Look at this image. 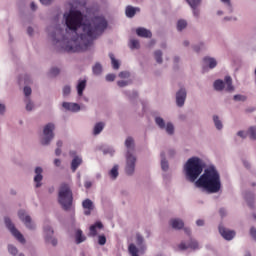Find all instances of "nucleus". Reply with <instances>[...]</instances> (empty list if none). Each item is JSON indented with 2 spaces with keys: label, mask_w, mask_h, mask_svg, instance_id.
Listing matches in <instances>:
<instances>
[{
  "label": "nucleus",
  "mask_w": 256,
  "mask_h": 256,
  "mask_svg": "<svg viewBox=\"0 0 256 256\" xmlns=\"http://www.w3.org/2000/svg\"><path fill=\"white\" fill-rule=\"evenodd\" d=\"M63 18L65 24L49 26L47 31L52 43L67 53L91 49L95 40L109 27L105 16L95 15L83 20V13L74 9L65 12Z\"/></svg>",
  "instance_id": "f257e3e1"
},
{
  "label": "nucleus",
  "mask_w": 256,
  "mask_h": 256,
  "mask_svg": "<svg viewBox=\"0 0 256 256\" xmlns=\"http://www.w3.org/2000/svg\"><path fill=\"white\" fill-rule=\"evenodd\" d=\"M195 187L205 189L208 193L221 191V174L215 165H209L195 182Z\"/></svg>",
  "instance_id": "f03ea898"
},
{
  "label": "nucleus",
  "mask_w": 256,
  "mask_h": 256,
  "mask_svg": "<svg viewBox=\"0 0 256 256\" xmlns=\"http://www.w3.org/2000/svg\"><path fill=\"white\" fill-rule=\"evenodd\" d=\"M205 169V161L199 157L189 158L183 166V173L186 181L196 183Z\"/></svg>",
  "instance_id": "7ed1b4c3"
},
{
  "label": "nucleus",
  "mask_w": 256,
  "mask_h": 256,
  "mask_svg": "<svg viewBox=\"0 0 256 256\" xmlns=\"http://www.w3.org/2000/svg\"><path fill=\"white\" fill-rule=\"evenodd\" d=\"M58 203L61 205L64 211L71 210L73 207V191L71 185L68 183H62L58 190Z\"/></svg>",
  "instance_id": "20e7f679"
},
{
  "label": "nucleus",
  "mask_w": 256,
  "mask_h": 256,
  "mask_svg": "<svg viewBox=\"0 0 256 256\" xmlns=\"http://www.w3.org/2000/svg\"><path fill=\"white\" fill-rule=\"evenodd\" d=\"M138 248H137V246ZM136 245L131 243L128 246V252L131 256H139L145 255V251H147V245H145V238L142 237L141 234H136Z\"/></svg>",
  "instance_id": "39448f33"
},
{
  "label": "nucleus",
  "mask_w": 256,
  "mask_h": 256,
  "mask_svg": "<svg viewBox=\"0 0 256 256\" xmlns=\"http://www.w3.org/2000/svg\"><path fill=\"white\" fill-rule=\"evenodd\" d=\"M54 131H55L54 123H48L44 126L42 135L40 137L41 145H44V146L51 145V141L55 139Z\"/></svg>",
  "instance_id": "423d86ee"
},
{
  "label": "nucleus",
  "mask_w": 256,
  "mask_h": 256,
  "mask_svg": "<svg viewBox=\"0 0 256 256\" xmlns=\"http://www.w3.org/2000/svg\"><path fill=\"white\" fill-rule=\"evenodd\" d=\"M215 91H223L226 89L228 93H233L235 91V86H233V78L231 76H225L224 81L221 79L216 80L213 83Z\"/></svg>",
  "instance_id": "0eeeda50"
},
{
  "label": "nucleus",
  "mask_w": 256,
  "mask_h": 256,
  "mask_svg": "<svg viewBox=\"0 0 256 256\" xmlns=\"http://www.w3.org/2000/svg\"><path fill=\"white\" fill-rule=\"evenodd\" d=\"M154 121L157 127H159L162 131H165L167 135H170V137H172V135H175V125L173 124V122L169 121L165 123V119L160 116H156L154 118Z\"/></svg>",
  "instance_id": "6e6552de"
},
{
  "label": "nucleus",
  "mask_w": 256,
  "mask_h": 256,
  "mask_svg": "<svg viewBox=\"0 0 256 256\" xmlns=\"http://www.w3.org/2000/svg\"><path fill=\"white\" fill-rule=\"evenodd\" d=\"M4 223L6 228L10 231L11 235H13V237H15V239H17L19 243L25 244V237L23 236V234H21V232L17 230L15 224L13 223V221H11V218L5 217Z\"/></svg>",
  "instance_id": "1a4fd4ad"
},
{
  "label": "nucleus",
  "mask_w": 256,
  "mask_h": 256,
  "mask_svg": "<svg viewBox=\"0 0 256 256\" xmlns=\"http://www.w3.org/2000/svg\"><path fill=\"white\" fill-rule=\"evenodd\" d=\"M137 165V157L134 154H126L125 173L129 177L135 174V166Z\"/></svg>",
  "instance_id": "9d476101"
},
{
  "label": "nucleus",
  "mask_w": 256,
  "mask_h": 256,
  "mask_svg": "<svg viewBox=\"0 0 256 256\" xmlns=\"http://www.w3.org/2000/svg\"><path fill=\"white\" fill-rule=\"evenodd\" d=\"M18 217L20 221L24 223L26 229H29L30 231H35L36 229L35 222H33V219L31 218V216L28 215L27 212H25V210H20L18 212Z\"/></svg>",
  "instance_id": "9b49d317"
},
{
  "label": "nucleus",
  "mask_w": 256,
  "mask_h": 256,
  "mask_svg": "<svg viewBox=\"0 0 256 256\" xmlns=\"http://www.w3.org/2000/svg\"><path fill=\"white\" fill-rule=\"evenodd\" d=\"M53 228H51L49 225L44 226V239L46 243H50L53 247H57V238L53 237Z\"/></svg>",
  "instance_id": "f8f14e48"
},
{
  "label": "nucleus",
  "mask_w": 256,
  "mask_h": 256,
  "mask_svg": "<svg viewBox=\"0 0 256 256\" xmlns=\"http://www.w3.org/2000/svg\"><path fill=\"white\" fill-rule=\"evenodd\" d=\"M187 100V89L181 87L176 92V105L177 107H183L185 105V101Z\"/></svg>",
  "instance_id": "ddd939ff"
},
{
  "label": "nucleus",
  "mask_w": 256,
  "mask_h": 256,
  "mask_svg": "<svg viewBox=\"0 0 256 256\" xmlns=\"http://www.w3.org/2000/svg\"><path fill=\"white\" fill-rule=\"evenodd\" d=\"M180 251H187V249H199V243L197 240L190 239L189 242H181L178 245Z\"/></svg>",
  "instance_id": "4468645a"
},
{
  "label": "nucleus",
  "mask_w": 256,
  "mask_h": 256,
  "mask_svg": "<svg viewBox=\"0 0 256 256\" xmlns=\"http://www.w3.org/2000/svg\"><path fill=\"white\" fill-rule=\"evenodd\" d=\"M218 229H219L220 235L226 241H232L235 238V231L229 230V229L223 227V225H220Z\"/></svg>",
  "instance_id": "2eb2a0df"
},
{
  "label": "nucleus",
  "mask_w": 256,
  "mask_h": 256,
  "mask_svg": "<svg viewBox=\"0 0 256 256\" xmlns=\"http://www.w3.org/2000/svg\"><path fill=\"white\" fill-rule=\"evenodd\" d=\"M62 107L65 111H70L71 113H79L81 111V106L78 103L63 102Z\"/></svg>",
  "instance_id": "dca6fc26"
},
{
  "label": "nucleus",
  "mask_w": 256,
  "mask_h": 256,
  "mask_svg": "<svg viewBox=\"0 0 256 256\" xmlns=\"http://www.w3.org/2000/svg\"><path fill=\"white\" fill-rule=\"evenodd\" d=\"M34 173H35V176H34L35 187L39 189V187H41L42 185L41 181H43V168H41L40 166L36 167L34 170Z\"/></svg>",
  "instance_id": "f3484780"
},
{
  "label": "nucleus",
  "mask_w": 256,
  "mask_h": 256,
  "mask_svg": "<svg viewBox=\"0 0 256 256\" xmlns=\"http://www.w3.org/2000/svg\"><path fill=\"white\" fill-rule=\"evenodd\" d=\"M125 147L127 149L126 155H133L135 153V140H133V137L126 138Z\"/></svg>",
  "instance_id": "a211bd4d"
},
{
  "label": "nucleus",
  "mask_w": 256,
  "mask_h": 256,
  "mask_svg": "<svg viewBox=\"0 0 256 256\" xmlns=\"http://www.w3.org/2000/svg\"><path fill=\"white\" fill-rule=\"evenodd\" d=\"M204 67H208V69H215L217 67V59L211 56H206L203 58Z\"/></svg>",
  "instance_id": "6ab92c4d"
},
{
  "label": "nucleus",
  "mask_w": 256,
  "mask_h": 256,
  "mask_svg": "<svg viewBox=\"0 0 256 256\" xmlns=\"http://www.w3.org/2000/svg\"><path fill=\"white\" fill-rule=\"evenodd\" d=\"M82 207L83 209H85L84 215H91V211H93V209L95 208V206L93 205V201H91V199H85L82 202Z\"/></svg>",
  "instance_id": "aec40b11"
},
{
  "label": "nucleus",
  "mask_w": 256,
  "mask_h": 256,
  "mask_svg": "<svg viewBox=\"0 0 256 256\" xmlns=\"http://www.w3.org/2000/svg\"><path fill=\"white\" fill-rule=\"evenodd\" d=\"M188 5H190L192 9V15L195 19H199L201 17V10H199L197 7L201 5V2H187Z\"/></svg>",
  "instance_id": "412c9836"
},
{
  "label": "nucleus",
  "mask_w": 256,
  "mask_h": 256,
  "mask_svg": "<svg viewBox=\"0 0 256 256\" xmlns=\"http://www.w3.org/2000/svg\"><path fill=\"white\" fill-rule=\"evenodd\" d=\"M136 35H138V37H143L145 39H151V37L153 36L151 30H147L143 27H139L136 29Z\"/></svg>",
  "instance_id": "4be33fe9"
},
{
  "label": "nucleus",
  "mask_w": 256,
  "mask_h": 256,
  "mask_svg": "<svg viewBox=\"0 0 256 256\" xmlns=\"http://www.w3.org/2000/svg\"><path fill=\"white\" fill-rule=\"evenodd\" d=\"M141 9L139 7L127 6L125 10V15L129 19H133L137 13H139Z\"/></svg>",
  "instance_id": "5701e85b"
},
{
  "label": "nucleus",
  "mask_w": 256,
  "mask_h": 256,
  "mask_svg": "<svg viewBox=\"0 0 256 256\" xmlns=\"http://www.w3.org/2000/svg\"><path fill=\"white\" fill-rule=\"evenodd\" d=\"M170 225L172 227V229H183V227H185V222H183L181 219L179 218H174L172 220H170Z\"/></svg>",
  "instance_id": "b1692460"
},
{
  "label": "nucleus",
  "mask_w": 256,
  "mask_h": 256,
  "mask_svg": "<svg viewBox=\"0 0 256 256\" xmlns=\"http://www.w3.org/2000/svg\"><path fill=\"white\" fill-rule=\"evenodd\" d=\"M87 87V80H79L78 84L76 86L78 97H83V91H85V88Z\"/></svg>",
  "instance_id": "393cba45"
},
{
  "label": "nucleus",
  "mask_w": 256,
  "mask_h": 256,
  "mask_svg": "<svg viewBox=\"0 0 256 256\" xmlns=\"http://www.w3.org/2000/svg\"><path fill=\"white\" fill-rule=\"evenodd\" d=\"M97 229H103V223L96 222L94 225L90 226L89 237H97Z\"/></svg>",
  "instance_id": "a878e982"
},
{
  "label": "nucleus",
  "mask_w": 256,
  "mask_h": 256,
  "mask_svg": "<svg viewBox=\"0 0 256 256\" xmlns=\"http://www.w3.org/2000/svg\"><path fill=\"white\" fill-rule=\"evenodd\" d=\"M81 163H83V158L79 157V156H75L72 159L71 162V169L72 172L75 173V171H77V169H79V166L81 165Z\"/></svg>",
  "instance_id": "bb28decb"
},
{
  "label": "nucleus",
  "mask_w": 256,
  "mask_h": 256,
  "mask_svg": "<svg viewBox=\"0 0 256 256\" xmlns=\"http://www.w3.org/2000/svg\"><path fill=\"white\" fill-rule=\"evenodd\" d=\"M160 157H161V162H160L161 169L162 171L167 173V171H169V161H167V158L165 157V152H161Z\"/></svg>",
  "instance_id": "cd10ccee"
},
{
  "label": "nucleus",
  "mask_w": 256,
  "mask_h": 256,
  "mask_svg": "<svg viewBox=\"0 0 256 256\" xmlns=\"http://www.w3.org/2000/svg\"><path fill=\"white\" fill-rule=\"evenodd\" d=\"M75 239H76V244L81 245V243L87 240V237L83 235V231L81 229H78L75 234Z\"/></svg>",
  "instance_id": "c85d7f7f"
},
{
  "label": "nucleus",
  "mask_w": 256,
  "mask_h": 256,
  "mask_svg": "<svg viewBox=\"0 0 256 256\" xmlns=\"http://www.w3.org/2000/svg\"><path fill=\"white\" fill-rule=\"evenodd\" d=\"M105 129V123L98 122L94 125L93 135H101V132Z\"/></svg>",
  "instance_id": "c756f323"
},
{
  "label": "nucleus",
  "mask_w": 256,
  "mask_h": 256,
  "mask_svg": "<svg viewBox=\"0 0 256 256\" xmlns=\"http://www.w3.org/2000/svg\"><path fill=\"white\" fill-rule=\"evenodd\" d=\"M220 1L224 5V9L226 10V13L228 14L233 13V3H231V0H220Z\"/></svg>",
  "instance_id": "7c9ffc66"
},
{
  "label": "nucleus",
  "mask_w": 256,
  "mask_h": 256,
  "mask_svg": "<svg viewBox=\"0 0 256 256\" xmlns=\"http://www.w3.org/2000/svg\"><path fill=\"white\" fill-rule=\"evenodd\" d=\"M212 119H213V123H214V126L217 129V131H222L223 130V122L221 121L219 116L214 115L212 117Z\"/></svg>",
  "instance_id": "2f4dec72"
},
{
  "label": "nucleus",
  "mask_w": 256,
  "mask_h": 256,
  "mask_svg": "<svg viewBox=\"0 0 256 256\" xmlns=\"http://www.w3.org/2000/svg\"><path fill=\"white\" fill-rule=\"evenodd\" d=\"M92 71L94 75H101V73H103V66L101 65V63L97 62L93 67H92Z\"/></svg>",
  "instance_id": "473e14b6"
},
{
  "label": "nucleus",
  "mask_w": 256,
  "mask_h": 256,
  "mask_svg": "<svg viewBox=\"0 0 256 256\" xmlns=\"http://www.w3.org/2000/svg\"><path fill=\"white\" fill-rule=\"evenodd\" d=\"M154 59L156 63H159V65H161V63H163V52L161 50H156L154 52Z\"/></svg>",
  "instance_id": "72a5a7b5"
},
{
  "label": "nucleus",
  "mask_w": 256,
  "mask_h": 256,
  "mask_svg": "<svg viewBox=\"0 0 256 256\" xmlns=\"http://www.w3.org/2000/svg\"><path fill=\"white\" fill-rule=\"evenodd\" d=\"M111 179H117L119 177V166L115 165L109 172Z\"/></svg>",
  "instance_id": "f704fd0d"
},
{
  "label": "nucleus",
  "mask_w": 256,
  "mask_h": 256,
  "mask_svg": "<svg viewBox=\"0 0 256 256\" xmlns=\"http://www.w3.org/2000/svg\"><path fill=\"white\" fill-rule=\"evenodd\" d=\"M109 57L111 59V64L113 69H116V70L119 69L120 67L119 60L115 59V55H113V53H110Z\"/></svg>",
  "instance_id": "c9c22d12"
},
{
  "label": "nucleus",
  "mask_w": 256,
  "mask_h": 256,
  "mask_svg": "<svg viewBox=\"0 0 256 256\" xmlns=\"http://www.w3.org/2000/svg\"><path fill=\"white\" fill-rule=\"evenodd\" d=\"M102 153H104V155H110V157H113V155H115V149L111 146H107L102 149Z\"/></svg>",
  "instance_id": "e433bc0d"
},
{
  "label": "nucleus",
  "mask_w": 256,
  "mask_h": 256,
  "mask_svg": "<svg viewBox=\"0 0 256 256\" xmlns=\"http://www.w3.org/2000/svg\"><path fill=\"white\" fill-rule=\"evenodd\" d=\"M245 200L247 201L249 207H253V201L255 199V195L253 193H247L245 194Z\"/></svg>",
  "instance_id": "4c0bfd02"
},
{
  "label": "nucleus",
  "mask_w": 256,
  "mask_h": 256,
  "mask_svg": "<svg viewBox=\"0 0 256 256\" xmlns=\"http://www.w3.org/2000/svg\"><path fill=\"white\" fill-rule=\"evenodd\" d=\"M26 111H33L35 109V104L31 101V98H25Z\"/></svg>",
  "instance_id": "58836bf2"
},
{
  "label": "nucleus",
  "mask_w": 256,
  "mask_h": 256,
  "mask_svg": "<svg viewBox=\"0 0 256 256\" xmlns=\"http://www.w3.org/2000/svg\"><path fill=\"white\" fill-rule=\"evenodd\" d=\"M187 28V20H178L177 22V29L178 31H183V29Z\"/></svg>",
  "instance_id": "ea45409f"
},
{
  "label": "nucleus",
  "mask_w": 256,
  "mask_h": 256,
  "mask_svg": "<svg viewBox=\"0 0 256 256\" xmlns=\"http://www.w3.org/2000/svg\"><path fill=\"white\" fill-rule=\"evenodd\" d=\"M8 252L10 253V255L17 256V254L19 253V250L17 249V247H15V245L9 244Z\"/></svg>",
  "instance_id": "a19ab883"
},
{
  "label": "nucleus",
  "mask_w": 256,
  "mask_h": 256,
  "mask_svg": "<svg viewBox=\"0 0 256 256\" xmlns=\"http://www.w3.org/2000/svg\"><path fill=\"white\" fill-rule=\"evenodd\" d=\"M129 47H130V49H139V47H140L139 40L131 39Z\"/></svg>",
  "instance_id": "79ce46f5"
},
{
  "label": "nucleus",
  "mask_w": 256,
  "mask_h": 256,
  "mask_svg": "<svg viewBox=\"0 0 256 256\" xmlns=\"http://www.w3.org/2000/svg\"><path fill=\"white\" fill-rule=\"evenodd\" d=\"M233 100L237 101V102L241 101L243 103V102L247 101V96L241 95V94H236L233 96Z\"/></svg>",
  "instance_id": "37998d69"
},
{
  "label": "nucleus",
  "mask_w": 256,
  "mask_h": 256,
  "mask_svg": "<svg viewBox=\"0 0 256 256\" xmlns=\"http://www.w3.org/2000/svg\"><path fill=\"white\" fill-rule=\"evenodd\" d=\"M248 133L250 135L251 139H254L256 141V126H252L249 128Z\"/></svg>",
  "instance_id": "c03bdc74"
},
{
  "label": "nucleus",
  "mask_w": 256,
  "mask_h": 256,
  "mask_svg": "<svg viewBox=\"0 0 256 256\" xmlns=\"http://www.w3.org/2000/svg\"><path fill=\"white\" fill-rule=\"evenodd\" d=\"M62 93H63V97H69V95H71V86L69 85L64 86Z\"/></svg>",
  "instance_id": "a18cd8bd"
},
{
  "label": "nucleus",
  "mask_w": 256,
  "mask_h": 256,
  "mask_svg": "<svg viewBox=\"0 0 256 256\" xmlns=\"http://www.w3.org/2000/svg\"><path fill=\"white\" fill-rule=\"evenodd\" d=\"M105 243H107V237H105V235H99L98 236V245H105Z\"/></svg>",
  "instance_id": "49530a36"
},
{
  "label": "nucleus",
  "mask_w": 256,
  "mask_h": 256,
  "mask_svg": "<svg viewBox=\"0 0 256 256\" xmlns=\"http://www.w3.org/2000/svg\"><path fill=\"white\" fill-rule=\"evenodd\" d=\"M59 73H61V70H59V68H57V67L51 68V70H50V75L52 77H57V75H59Z\"/></svg>",
  "instance_id": "de8ad7c7"
},
{
  "label": "nucleus",
  "mask_w": 256,
  "mask_h": 256,
  "mask_svg": "<svg viewBox=\"0 0 256 256\" xmlns=\"http://www.w3.org/2000/svg\"><path fill=\"white\" fill-rule=\"evenodd\" d=\"M203 47H205V43L201 42L197 45H194L193 50L196 51V53H199V51H201V49H203Z\"/></svg>",
  "instance_id": "09e8293b"
},
{
  "label": "nucleus",
  "mask_w": 256,
  "mask_h": 256,
  "mask_svg": "<svg viewBox=\"0 0 256 256\" xmlns=\"http://www.w3.org/2000/svg\"><path fill=\"white\" fill-rule=\"evenodd\" d=\"M167 155L170 159H173V157H175V155H177V151H175V149L170 148L167 151Z\"/></svg>",
  "instance_id": "8fccbe9b"
},
{
  "label": "nucleus",
  "mask_w": 256,
  "mask_h": 256,
  "mask_svg": "<svg viewBox=\"0 0 256 256\" xmlns=\"http://www.w3.org/2000/svg\"><path fill=\"white\" fill-rule=\"evenodd\" d=\"M120 79H129L131 77V74L127 71H123L119 73Z\"/></svg>",
  "instance_id": "3c124183"
},
{
  "label": "nucleus",
  "mask_w": 256,
  "mask_h": 256,
  "mask_svg": "<svg viewBox=\"0 0 256 256\" xmlns=\"http://www.w3.org/2000/svg\"><path fill=\"white\" fill-rule=\"evenodd\" d=\"M32 90L31 87L25 86L24 87V95L26 97V99H29V96L31 95Z\"/></svg>",
  "instance_id": "603ef678"
},
{
  "label": "nucleus",
  "mask_w": 256,
  "mask_h": 256,
  "mask_svg": "<svg viewBox=\"0 0 256 256\" xmlns=\"http://www.w3.org/2000/svg\"><path fill=\"white\" fill-rule=\"evenodd\" d=\"M237 137H240V139H247V132L245 130H240L237 132Z\"/></svg>",
  "instance_id": "864d4df0"
},
{
  "label": "nucleus",
  "mask_w": 256,
  "mask_h": 256,
  "mask_svg": "<svg viewBox=\"0 0 256 256\" xmlns=\"http://www.w3.org/2000/svg\"><path fill=\"white\" fill-rule=\"evenodd\" d=\"M118 87H127L129 85V81L120 80L117 82Z\"/></svg>",
  "instance_id": "5fc2aeb1"
},
{
  "label": "nucleus",
  "mask_w": 256,
  "mask_h": 256,
  "mask_svg": "<svg viewBox=\"0 0 256 256\" xmlns=\"http://www.w3.org/2000/svg\"><path fill=\"white\" fill-rule=\"evenodd\" d=\"M115 74H107L106 75V81H108V82H113V81H115Z\"/></svg>",
  "instance_id": "6e6d98bb"
},
{
  "label": "nucleus",
  "mask_w": 256,
  "mask_h": 256,
  "mask_svg": "<svg viewBox=\"0 0 256 256\" xmlns=\"http://www.w3.org/2000/svg\"><path fill=\"white\" fill-rule=\"evenodd\" d=\"M163 180L166 182V183H169L171 181V174H163Z\"/></svg>",
  "instance_id": "4d7b16f0"
},
{
  "label": "nucleus",
  "mask_w": 256,
  "mask_h": 256,
  "mask_svg": "<svg viewBox=\"0 0 256 256\" xmlns=\"http://www.w3.org/2000/svg\"><path fill=\"white\" fill-rule=\"evenodd\" d=\"M250 235L254 239V241H256V229H255V227H252L250 229Z\"/></svg>",
  "instance_id": "13d9d810"
},
{
  "label": "nucleus",
  "mask_w": 256,
  "mask_h": 256,
  "mask_svg": "<svg viewBox=\"0 0 256 256\" xmlns=\"http://www.w3.org/2000/svg\"><path fill=\"white\" fill-rule=\"evenodd\" d=\"M84 187L86 189H91V187H93V182L92 181H85Z\"/></svg>",
  "instance_id": "bf43d9fd"
},
{
  "label": "nucleus",
  "mask_w": 256,
  "mask_h": 256,
  "mask_svg": "<svg viewBox=\"0 0 256 256\" xmlns=\"http://www.w3.org/2000/svg\"><path fill=\"white\" fill-rule=\"evenodd\" d=\"M196 225H197L198 227H203V225H205V220H203V219H198V220L196 221Z\"/></svg>",
  "instance_id": "052dcab7"
},
{
  "label": "nucleus",
  "mask_w": 256,
  "mask_h": 256,
  "mask_svg": "<svg viewBox=\"0 0 256 256\" xmlns=\"http://www.w3.org/2000/svg\"><path fill=\"white\" fill-rule=\"evenodd\" d=\"M54 165L55 167H61V159L59 158L54 159Z\"/></svg>",
  "instance_id": "680f3d73"
},
{
  "label": "nucleus",
  "mask_w": 256,
  "mask_h": 256,
  "mask_svg": "<svg viewBox=\"0 0 256 256\" xmlns=\"http://www.w3.org/2000/svg\"><path fill=\"white\" fill-rule=\"evenodd\" d=\"M219 213H220L221 217H225V215H227V210H225V208H221L219 210Z\"/></svg>",
  "instance_id": "e2e57ef3"
},
{
  "label": "nucleus",
  "mask_w": 256,
  "mask_h": 256,
  "mask_svg": "<svg viewBox=\"0 0 256 256\" xmlns=\"http://www.w3.org/2000/svg\"><path fill=\"white\" fill-rule=\"evenodd\" d=\"M30 9H31L32 11H35V10L37 9V4H35V2H31V4H30Z\"/></svg>",
  "instance_id": "0e129e2a"
},
{
  "label": "nucleus",
  "mask_w": 256,
  "mask_h": 256,
  "mask_svg": "<svg viewBox=\"0 0 256 256\" xmlns=\"http://www.w3.org/2000/svg\"><path fill=\"white\" fill-rule=\"evenodd\" d=\"M51 1L53 0H40V3H42V5H50Z\"/></svg>",
  "instance_id": "69168bd1"
},
{
  "label": "nucleus",
  "mask_w": 256,
  "mask_h": 256,
  "mask_svg": "<svg viewBox=\"0 0 256 256\" xmlns=\"http://www.w3.org/2000/svg\"><path fill=\"white\" fill-rule=\"evenodd\" d=\"M3 113H5V105L0 104V115H3Z\"/></svg>",
  "instance_id": "338daca9"
},
{
  "label": "nucleus",
  "mask_w": 256,
  "mask_h": 256,
  "mask_svg": "<svg viewBox=\"0 0 256 256\" xmlns=\"http://www.w3.org/2000/svg\"><path fill=\"white\" fill-rule=\"evenodd\" d=\"M27 33H28V35H30V37L33 36V28L32 27H28Z\"/></svg>",
  "instance_id": "774afa93"
}]
</instances>
